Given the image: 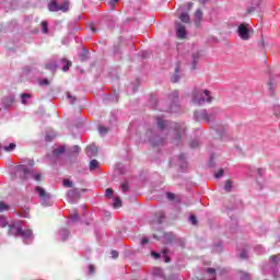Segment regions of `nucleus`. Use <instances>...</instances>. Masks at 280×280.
<instances>
[{
  "instance_id": "nucleus-61",
  "label": "nucleus",
  "mask_w": 280,
  "mask_h": 280,
  "mask_svg": "<svg viewBox=\"0 0 280 280\" xmlns=\"http://www.w3.org/2000/svg\"><path fill=\"white\" fill-rule=\"evenodd\" d=\"M148 242H149L148 238H142V240H141V245H142V246H145V244H148Z\"/></svg>"
},
{
  "instance_id": "nucleus-31",
  "label": "nucleus",
  "mask_w": 280,
  "mask_h": 280,
  "mask_svg": "<svg viewBox=\"0 0 280 280\" xmlns=\"http://www.w3.org/2000/svg\"><path fill=\"white\" fill-rule=\"evenodd\" d=\"M241 259H248V248H243L240 253Z\"/></svg>"
},
{
  "instance_id": "nucleus-23",
  "label": "nucleus",
  "mask_w": 280,
  "mask_h": 280,
  "mask_svg": "<svg viewBox=\"0 0 280 280\" xmlns=\"http://www.w3.org/2000/svg\"><path fill=\"white\" fill-rule=\"evenodd\" d=\"M59 235H60L61 241L66 242V240L69 238V230H66V229L60 230Z\"/></svg>"
},
{
  "instance_id": "nucleus-47",
  "label": "nucleus",
  "mask_w": 280,
  "mask_h": 280,
  "mask_svg": "<svg viewBox=\"0 0 280 280\" xmlns=\"http://www.w3.org/2000/svg\"><path fill=\"white\" fill-rule=\"evenodd\" d=\"M118 2H119V0H109L108 5L110 7L112 10H115V4Z\"/></svg>"
},
{
  "instance_id": "nucleus-4",
  "label": "nucleus",
  "mask_w": 280,
  "mask_h": 280,
  "mask_svg": "<svg viewBox=\"0 0 280 280\" xmlns=\"http://www.w3.org/2000/svg\"><path fill=\"white\" fill-rule=\"evenodd\" d=\"M14 174L15 176H18V178H22V180H27V178L30 177L37 183H40L43 180V174L40 172H34L25 165L15 166Z\"/></svg>"
},
{
  "instance_id": "nucleus-48",
  "label": "nucleus",
  "mask_w": 280,
  "mask_h": 280,
  "mask_svg": "<svg viewBox=\"0 0 280 280\" xmlns=\"http://www.w3.org/2000/svg\"><path fill=\"white\" fill-rule=\"evenodd\" d=\"M222 176H224V170H219L218 173L214 174L215 178H222Z\"/></svg>"
},
{
  "instance_id": "nucleus-56",
  "label": "nucleus",
  "mask_w": 280,
  "mask_h": 280,
  "mask_svg": "<svg viewBox=\"0 0 280 280\" xmlns=\"http://www.w3.org/2000/svg\"><path fill=\"white\" fill-rule=\"evenodd\" d=\"M256 253L261 255V253H265V249L261 246L256 247Z\"/></svg>"
},
{
  "instance_id": "nucleus-59",
  "label": "nucleus",
  "mask_w": 280,
  "mask_h": 280,
  "mask_svg": "<svg viewBox=\"0 0 280 280\" xmlns=\"http://www.w3.org/2000/svg\"><path fill=\"white\" fill-rule=\"evenodd\" d=\"M166 196H167L168 200H174V198H175L174 194H172V192H167Z\"/></svg>"
},
{
  "instance_id": "nucleus-7",
  "label": "nucleus",
  "mask_w": 280,
  "mask_h": 280,
  "mask_svg": "<svg viewBox=\"0 0 280 280\" xmlns=\"http://www.w3.org/2000/svg\"><path fill=\"white\" fill-rule=\"evenodd\" d=\"M168 100L172 101V105L167 107H160V110L162 112H170V113H178L179 107L176 102H178V91H173L171 95H168Z\"/></svg>"
},
{
  "instance_id": "nucleus-17",
  "label": "nucleus",
  "mask_w": 280,
  "mask_h": 280,
  "mask_svg": "<svg viewBox=\"0 0 280 280\" xmlns=\"http://www.w3.org/2000/svg\"><path fill=\"white\" fill-rule=\"evenodd\" d=\"M200 23H202V10L197 9L195 12V25L196 27H200Z\"/></svg>"
},
{
  "instance_id": "nucleus-26",
  "label": "nucleus",
  "mask_w": 280,
  "mask_h": 280,
  "mask_svg": "<svg viewBox=\"0 0 280 280\" xmlns=\"http://www.w3.org/2000/svg\"><path fill=\"white\" fill-rule=\"evenodd\" d=\"M97 167H100V162H97V160H92L90 162V171L93 172L97 170Z\"/></svg>"
},
{
  "instance_id": "nucleus-15",
  "label": "nucleus",
  "mask_w": 280,
  "mask_h": 280,
  "mask_svg": "<svg viewBox=\"0 0 280 280\" xmlns=\"http://www.w3.org/2000/svg\"><path fill=\"white\" fill-rule=\"evenodd\" d=\"M12 104H14V95L10 94L2 98L3 108H10V106H12Z\"/></svg>"
},
{
  "instance_id": "nucleus-18",
  "label": "nucleus",
  "mask_w": 280,
  "mask_h": 280,
  "mask_svg": "<svg viewBox=\"0 0 280 280\" xmlns=\"http://www.w3.org/2000/svg\"><path fill=\"white\" fill-rule=\"evenodd\" d=\"M88 156H96L97 155V147L95 144L89 145L86 148Z\"/></svg>"
},
{
  "instance_id": "nucleus-42",
  "label": "nucleus",
  "mask_w": 280,
  "mask_h": 280,
  "mask_svg": "<svg viewBox=\"0 0 280 280\" xmlns=\"http://www.w3.org/2000/svg\"><path fill=\"white\" fill-rule=\"evenodd\" d=\"M113 194H114V191H113L112 188H107V189L105 190V196H106V198H113Z\"/></svg>"
},
{
  "instance_id": "nucleus-43",
  "label": "nucleus",
  "mask_w": 280,
  "mask_h": 280,
  "mask_svg": "<svg viewBox=\"0 0 280 280\" xmlns=\"http://www.w3.org/2000/svg\"><path fill=\"white\" fill-rule=\"evenodd\" d=\"M198 145H200V142H199L198 140H192V141L190 142V148H191L192 150H195V148H198Z\"/></svg>"
},
{
  "instance_id": "nucleus-30",
  "label": "nucleus",
  "mask_w": 280,
  "mask_h": 280,
  "mask_svg": "<svg viewBox=\"0 0 280 280\" xmlns=\"http://www.w3.org/2000/svg\"><path fill=\"white\" fill-rule=\"evenodd\" d=\"M42 32L44 34H47L49 32V24H47V21L42 22Z\"/></svg>"
},
{
  "instance_id": "nucleus-45",
  "label": "nucleus",
  "mask_w": 280,
  "mask_h": 280,
  "mask_svg": "<svg viewBox=\"0 0 280 280\" xmlns=\"http://www.w3.org/2000/svg\"><path fill=\"white\" fill-rule=\"evenodd\" d=\"M162 257H163L165 264H170V256H167V252L166 250H163Z\"/></svg>"
},
{
  "instance_id": "nucleus-16",
  "label": "nucleus",
  "mask_w": 280,
  "mask_h": 280,
  "mask_svg": "<svg viewBox=\"0 0 280 280\" xmlns=\"http://www.w3.org/2000/svg\"><path fill=\"white\" fill-rule=\"evenodd\" d=\"M200 56H202V52L200 50H197L192 52V61H191V69L196 70V67L198 65V60H200Z\"/></svg>"
},
{
  "instance_id": "nucleus-54",
  "label": "nucleus",
  "mask_w": 280,
  "mask_h": 280,
  "mask_svg": "<svg viewBox=\"0 0 280 280\" xmlns=\"http://www.w3.org/2000/svg\"><path fill=\"white\" fill-rule=\"evenodd\" d=\"M256 172H257L258 176H264L266 174V170H264V168H257Z\"/></svg>"
},
{
  "instance_id": "nucleus-50",
  "label": "nucleus",
  "mask_w": 280,
  "mask_h": 280,
  "mask_svg": "<svg viewBox=\"0 0 280 280\" xmlns=\"http://www.w3.org/2000/svg\"><path fill=\"white\" fill-rule=\"evenodd\" d=\"M55 138H56V135L47 133L46 137H45V141H54Z\"/></svg>"
},
{
  "instance_id": "nucleus-9",
  "label": "nucleus",
  "mask_w": 280,
  "mask_h": 280,
  "mask_svg": "<svg viewBox=\"0 0 280 280\" xmlns=\"http://www.w3.org/2000/svg\"><path fill=\"white\" fill-rule=\"evenodd\" d=\"M237 34L241 40H250V36H253V28L248 27L247 23H242L238 25Z\"/></svg>"
},
{
  "instance_id": "nucleus-55",
  "label": "nucleus",
  "mask_w": 280,
  "mask_h": 280,
  "mask_svg": "<svg viewBox=\"0 0 280 280\" xmlns=\"http://www.w3.org/2000/svg\"><path fill=\"white\" fill-rule=\"evenodd\" d=\"M112 259H117V257H119V253H117V250H112Z\"/></svg>"
},
{
  "instance_id": "nucleus-28",
  "label": "nucleus",
  "mask_w": 280,
  "mask_h": 280,
  "mask_svg": "<svg viewBox=\"0 0 280 280\" xmlns=\"http://www.w3.org/2000/svg\"><path fill=\"white\" fill-rule=\"evenodd\" d=\"M113 207L114 209H119V207H121V199L119 197L114 198Z\"/></svg>"
},
{
  "instance_id": "nucleus-32",
  "label": "nucleus",
  "mask_w": 280,
  "mask_h": 280,
  "mask_svg": "<svg viewBox=\"0 0 280 280\" xmlns=\"http://www.w3.org/2000/svg\"><path fill=\"white\" fill-rule=\"evenodd\" d=\"M208 275H210L211 279L208 280H215V269L213 268H208L207 269Z\"/></svg>"
},
{
  "instance_id": "nucleus-24",
  "label": "nucleus",
  "mask_w": 280,
  "mask_h": 280,
  "mask_svg": "<svg viewBox=\"0 0 280 280\" xmlns=\"http://www.w3.org/2000/svg\"><path fill=\"white\" fill-rule=\"evenodd\" d=\"M179 20L182 21V23H189L190 21L189 13L187 12L180 13Z\"/></svg>"
},
{
  "instance_id": "nucleus-13",
  "label": "nucleus",
  "mask_w": 280,
  "mask_h": 280,
  "mask_svg": "<svg viewBox=\"0 0 280 280\" xmlns=\"http://www.w3.org/2000/svg\"><path fill=\"white\" fill-rule=\"evenodd\" d=\"M177 38H185L187 36V30L180 22L175 23Z\"/></svg>"
},
{
  "instance_id": "nucleus-6",
  "label": "nucleus",
  "mask_w": 280,
  "mask_h": 280,
  "mask_svg": "<svg viewBox=\"0 0 280 280\" xmlns=\"http://www.w3.org/2000/svg\"><path fill=\"white\" fill-rule=\"evenodd\" d=\"M58 67H62V71H68L71 68V61L67 59H60L59 61L51 59L46 63V69L50 71H56Z\"/></svg>"
},
{
  "instance_id": "nucleus-39",
  "label": "nucleus",
  "mask_w": 280,
  "mask_h": 280,
  "mask_svg": "<svg viewBox=\"0 0 280 280\" xmlns=\"http://www.w3.org/2000/svg\"><path fill=\"white\" fill-rule=\"evenodd\" d=\"M120 188H121L122 194H126V191H128V182H124L120 185Z\"/></svg>"
},
{
  "instance_id": "nucleus-57",
  "label": "nucleus",
  "mask_w": 280,
  "mask_h": 280,
  "mask_svg": "<svg viewBox=\"0 0 280 280\" xmlns=\"http://www.w3.org/2000/svg\"><path fill=\"white\" fill-rule=\"evenodd\" d=\"M89 28L91 30V32H93V34H95V32H97V30L95 28V25L90 24Z\"/></svg>"
},
{
  "instance_id": "nucleus-60",
  "label": "nucleus",
  "mask_w": 280,
  "mask_h": 280,
  "mask_svg": "<svg viewBox=\"0 0 280 280\" xmlns=\"http://www.w3.org/2000/svg\"><path fill=\"white\" fill-rule=\"evenodd\" d=\"M72 150H73V152L78 153V152H80V147L79 145H74L72 148Z\"/></svg>"
},
{
  "instance_id": "nucleus-5",
  "label": "nucleus",
  "mask_w": 280,
  "mask_h": 280,
  "mask_svg": "<svg viewBox=\"0 0 280 280\" xmlns=\"http://www.w3.org/2000/svg\"><path fill=\"white\" fill-rule=\"evenodd\" d=\"M213 96L209 90H195L192 92V104L195 106H202V104H211Z\"/></svg>"
},
{
  "instance_id": "nucleus-62",
  "label": "nucleus",
  "mask_w": 280,
  "mask_h": 280,
  "mask_svg": "<svg viewBox=\"0 0 280 280\" xmlns=\"http://www.w3.org/2000/svg\"><path fill=\"white\" fill-rule=\"evenodd\" d=\"M159 106H163V102H159L154 108H159Z\"/></svg>"
},
{
  "instance_id": "nucleus-29",
  "label": "nucleus",
  "mask_w": 280,
  "mask_h": 280,
  "mask_svg": "<svg viewBox=\"0 0 280 280\" xmlns=\"http://www.w3.org/2000/svg\"><path fill=\"white\" fill-rule=\"evenodd\" d=\"M80 220V217L78 213H73L70 215V219L68 220V224H71V222H78Z\"/></svg>"
},
{
  "instance_id": "nucleus-53",
  "label": "nucleus",
  "mask_w": 280,
  "mask_h": 280,
  "mask_svg": "<svg viewBox=\"0 0 280 280\" xmlns=\"http://www.w3.org/2000/svg\"><path fill=\"white\" fill-rule=\"evenodd\" d=\"M189 222H191V224H197L198 220L196 219V215H190L189 217Z\"/></svg>"
},
{
  "instance_id": "nucleus-49",
  "label": "nucleus",
  "mask_w": 280,
  "mask_h": 280,
  "mask_svg": "<svg viewBox=\"0 0 280 280\" xmlns=\"http://www.w3.org/2000/svg\"><path fill=\"white\" fill-rule=\"evenodd\" d=\"M68 100H70V104H75V96H72L70 93H67Z\"/></svg>"
},
{
  "instance_id": "nucleus-51",
  "label": "nucleus",
  "mask_w": 280,
  "mask_h": 280,
  "mask_svg": "<svg viewBox=\"0 0 280 280\" xmlns=\"http://www.w3.org/2000/svg\"><path fill=\"white\" fill-rule=\"evenodd\" d=\"M89 55V51L83 50L82 54H80L81 60H86V56Z\"/></svg>"
},
{
  "instance_id": "nucleus-12",
  "label": "nucleus",
  "mask_w": 280,
  "mask_h": 280,
  "mask_svg": "<svg viewBox=\"0 0 280 280\" xmlns=\"http://www.w3.org/2000/svg\"><path fill=\"white\" fill-rule=\"evenodd\" d=\"M67 198H68V202H70V205H75V202H78V200H80V191H78V189H71L68 191Z\"/></svg>"
},
{
  "instance_id": "nucleus-3",
  "label": "nucleus",
  "mask_w": 280,
  "mask_h": 280,
  "mask_svg": "<svg viewBox=\"0 0 280 280\" xmlns=\"http://www.w3.org/2000/svg\"><path fill=\"white\" fill-rule=\"evenodd\" d=\"M9 235H14L15 237H23L24 244H32L34 242V234L32 230H23L20 222L9 225Z\"/></svg>"
},
{
  "instance_id": "nucleus-11",
  "label": "nucleus",
  "mask_w": 280,
  "mask_h": 280,
  "mask_svg": "<svg viewBox=\"0 0 280 280\" xmlns=\"http://www.w3.org/2000/svg\"><path fill=\"white\" fill-rule=\"evenodd\" d=\"M48 10L50 12H68L69 11V0H65L62 4H58L56 1H51L48 4Z\"/></svg>"
},
{
  "instance_id": "nucleus-35",
  "label": "nucleus",
  "mask_w": 280,
  "mask_h": 280,
  "mask_svg": "<svg viewBox=\"0 0 280 280\" xmlns=\"http://www.w3.org/2000/svg\"><path fill=\"white\" fill-rule=\"evenodd\" d=\"M0 226L2 229H5V226H8V220L5 219V217H0Z\"/></svg>"
},
{
  "instance_id": "nucleus-37",
  "label": "nucleus",
  "mask_w": 280,
  "mask_h": 280,
  "mask_svg": "<svg viewBox=\"0 0 280 280\" xmlns=\"http://www.w3.org/2000/svg\"><path fill=\"white\" fill-rule=\"evenodd\" d=\"M98 132H100L101 137H104L108 132V128L101 126V127H98Z\"/></svg>"
},
{
  "instance_id": "nucleus-25",
  "label": "nucleus",
  "mask_w": 280,
  "mask_h": 280,
  "mask_svg": "<svg viewBox=\"0 0 280 280\" xmlns=\"http://www.w3.org/2000/svg\"><path fill=\"white\" fill-rule=\"evenodd\" d=\"M60 154H65V147H59L52 151L54 156H60Z\"/></svg>"
},
{
  "instance_id": "nucleus-40",
  "label": "nucleus",
  "mask_w": 280,
  "mask_h": 280,
  "mask_svg": "<svg viewBox=\"0 0 280 280\" xmlns=\"http://www.w3.org/2000/svg\"><path fill=\"white\" fill-rule=\"evenodd\" d=\"M213 253H222V243H219L214 246Z\"/></svg>"
},
{
  "instance_id": "nucleus-1",
  "label": "nucleus",
  "mask_w": 280,
  "mask_h": 280,
  "mask_svg": "<svg viewBox=\"0 0 280 280\" xmlns=\"http://www.w3.org/2000/svg\"><path fill=\"white\" fill-rule=\"evenodd\" d=\"M155 119L160 130V135H163L164 132H172L173 143H175V145H180V139H183V137L185 136V130L187 128L185 127V124L165 121V119H163V116H158Z\"/></svg>"
},
{
  "instance_id": "nucleus-33",
  "label": "nucleus",
  "mask_w": 280,
  "mask_h": 280,
  "mask_svg": "<svg viewBox=\"0 0 280 280\" xmlns=\"http://www.w3.org/2000/svg\"><path fill=\"white\" fill-rule=\"evenodd\" d=\"M224 189H225V191H231V189H233V182L226 180Z\"/></svg>"
},
{
  "instance_id": "nucleus-46",
  "label": "nucleus",
  "mask_w": 280,
  "mask_h": 280,
  "mask_svg": "<svg viewBox=\"0 0 280 280\" xmlns=\"http://www.w3.org/2000/svg\"><path fill=\"white\" fill-rule=\"evenodd\" d=\"M63 187H73V182L69 179H63Z\"/></svg>"
},
{
  "instance_id": "nucleus-34",
  "label": "nucleus",
  "mask_w": 280,
  "mask_h": 280,
  "mask_svg": "<svg viewBox=\"0 0 280 280\" xmlns=\"http://www.w3.org/2000/svg\"><path fill=\"white\" fill-rule=\"evenodd\" d=\"M8 209H10V206H8L5 202L1 201L0 202V213H2V211H8Z\"/></svg>"
},
{
  "instance_id": "nucleus-21",
  "label": "nucleus",
  "mask_w": 280,
  "mask_h": 280,
  "mask_svg": "<svg viewBox=\"0 0 280 280\" xmlns=\"http://www.w3.org/2000/svg\"><path fill=\"white\" fill-rule=\"evenodd\" d=\"M174 234L173 233H165L164 234V242L165 244H172L174 242Z\"/></svg>"
},
{
  "instance_id": "nucleus-20",
  "label": "nucleus",
  "mask_w": 280,
  "mask_h": 280,
  "mask_svg": "<svg viewBox=\"0 0 280 280\" xmlns=\"http://www.w3.org/2000/svg\"><path fill=\"white\" fill-rule=\"evenodd\" d=\"M178 73H180V66L177 65L175 68V74L172 77V82L176 83L178 80H180V77H178Z\"/></svg>"
},
{
  "instance_id": "nucleus-19",
  "label": "nucleus",
  "mask_w": 280,
  "mask_h": 280,
  "mask_svg": "<svg viewBox=\"0 0 280 280\" xmlns=\"http://www.w3.org/2000/svg\"><path fill=\"white\" fill-rule=\"evenodd\" d=\"M163 220H165V212L163 211H160L155 214V222L158 224H162L163 223Z\"/></svg>"
},
{
  "instance_id": "nucleus-52",
  "label": "nucleus",
  "mask_w": 280,
  "mask_h": 280,
  "mask_svg": "<svg viewBox=\"0 0 280 280\" xmlns=\"http://www.w3.org/2000/svg\"><path fill=\"white\" fill-rule=\"evenodd\" d=\"M151 257H153V259H161V254H159L156 252H152Z\"/></svg>"
},
{
  "instance_id": "nucleus-64",
  "label": "nucleus",
  "mask_w": 280,
  "mask_h": 280,
  "mask_svg": "<svg viewBox=\"0 0 280 280\" xmlns=\"http://www.w3.org/2000/svg\"><path fill=\"white\" fill-rule=\"evenodd\" d=\"M30 165H31V166L34 165V161H31V162H30Z\"/></svg>"
},
{
  "instance_id": "nucleus-36",
  "label": "nucleus",
  "mask_w": 280,
  "mask_h": 280,
  "mask_svg": "<svg viewBox=\"0 0 280 280\" xmlns=\"http://www.w3.org/2000/svg\"><path fill=\"white\" fill-rule=\"evenodd\" d=\"M14 148H16L15 143H10L8 147H3V150L5 152H12V150H14Z\"/></svg>"
},
{
  "instance_id": "nucleus-41",
  "label": "nucleus",
  "mask_w": 280,
  "mask_h": 280,
  "mask_svg": "<svg viewBox=\"0 0 280 280\" xmlns=\"http://www.w3.org/2000/svg\"><path fill=\"white\" fill-rule=\"evenodd\" d=\"M280 260V256L279 255H275L270 257V264H277V261Z\"/></svg>"
},
{
  "instance_id": "nucleus-44",
  "label": "nucleus",
  "mask_w": 280,
  "mask_h": 280,
  "mask_svg": "<svg viewBox=\"0 0 280 280\" xmlns=\"http://www.w3.org/2000/svg\"><path fill=\"white\" fill-rule=\"evenodd\" d=\"M39 85L40 86H49V80H47V79L39 80Z\"/></svg>"
},
{
  "instance_id": "nucleus-63",
  "label": "nucleus",
  "mask_w": 280,
  "mask_h": 280,
  "mask_svg": "<svg viewBox=\"0 0 280 280\" xmlns=\"http://www.w3.org/2000/svg\"><path fill=\"white\" fill-rule=\"evenodd\" d=\"M192 5H194V3L189 2L188 3V10H191Z\"/></svg>"
},
{
  "instance_id": "nucleus-8",
  "label": "nucleus",
  "mask_w": 280,
  "mask_h": 280,
  "mask_svg": "<svg viewBox=\"0 0 280 280\" xmlns=\"http://www.w3.org/2000/svg\"><path fill=\"white\" fill-rule=\"evenodd\" d=\"M148 142L151 145H163L165 143V137H161L156 131L154 130H148L147 131Z\"/></svg>"
},
{
  "instance_id": "nucleus-2",
  "label": "nucleus",
  "mask_w": 280,
  "mask_h": 280,
  "mask_svg": "<svg viewBox=\"0 0 280 280\" xmlns=\"http://www.w3.org/2000/svg\"><path fill=\"white\" fill-rule=\"evenodd\" d=\"M222 115V109L220 107H214L211 109H199L195 112L196 121H206V124H214L220 119Z\"/></svg>"
},
{
  "instance_id": "nucleus-38",
  "label": "nucleus",
  "mask_w": 280,
  "mask_h": 280,
  "mask_svg": "<svg viewBox=\"0 0 280 280\" xmlns=\"http://www.w3.org/2000/svg\"><path fill=\"white\" fill-rule=\"evenodd\" d=\"M178 161L180 165H184L185 167H187V163L185 162V154H180L178 156Z\"/></svg>"
},
{
  "instance_id": "nucleus-27",
  "label": "nucleus",
  "mask_w": 280,
  "mask_h": 280,
  "mask_svg": "<svg viewBox=\"0 0 280 280\" xmlns=\"http://www.w3.org/2000/svg\"><path fill=\"white\" fill-rule=\"evenodd\" d=\"M32 97V94L24 93L21 95L22 104H27V101Z\"/></svg>"
},
{
  "instance_id": "nucleus-14",
  "label": "nucleus",
  "mask_w": 280,
  "mask_h": 280,
  "mask_svg": "<svg viewBox=\"0 0 280 280\" xmlns=\"http://www.w3.org/2000/svg\"><path fill=\"white\" fill-rule=\"evenodd\" d=\"M152 275L154 277V280H167V278H165V276L163 275V269L159 267H154L152 269Z\"/></svg>"
},
{
  "instance_id": "nucleus-10",
  "label": "nucleus",
  "mask_w": 280,
  "mask_h": 280,
  "mask_svg": "<svg viewBox=\"0 0 280 280\" xmlns=\"http://www.w3.org/2000/svg\"><path fill=\"white\" fill-rule=\"evenodd\" d=\"M35 191L38 194L43 207H51V195L49 192L45 191L40 186H37Z\"/></svg>"
},
{
  "instance_id": "nucleus-22",
  "label": "nucleus",
  "mask_w": 280,
  "mask_h": 280,
  "mask_svg": "<svg viewBox=\"0 0 280 280\" xmlns=\"http://www.w3.org/2000/svg\"><path fill=\"white\" fill-rule=\"evenodd\" d=\"M215 132L220 135L221 139H224V135H226V128L225 127H213Z\"/></svg>"
},
{
  "instance_id": "nucleus-58",
  "label": "nucleus",
  "mask_w": 280,
  "mask_h": 280,
  "mask_svg": "<svg viewBox=\"0 0 280 280\" xmlns=\"http://www.w3.org/2000/svg\"><path fill=\"white\" fill-rule=\"evenodd\" d=\"M89 272L90 275H93V272H95V267H93V265L89 266Z\"/></svg>"
}]
</instances>
